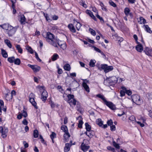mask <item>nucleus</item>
I'll use <instances>...</instances> for the list:
<instances>
[{
    "label": "nucleus",
    "mask_w": 152,
    "mask_h": 152,
    "mask_svg": "<svg viewBox=\"0 0 152 152\" xmlns=\"http://www.w3.org/2000/svg\"><path fill=\"white\" fill-rule=\"evenodd\" d=\"M45 38L47 42L50 44L55 47H58L56 42H57V39L54 38V35L52 34L50 32H47Z\"/></svg>",
    "instance_id": "1"
},
{
    "label": "nucleus",
    "mask_w": 152,
    "mask_h": 152,
    "mask_svg": "<svg viewBox=\"0 0 152 152\" xmlns=\"http://www.w3.org/2000/svg\"><path fill=\"white\" fill-rule=\"evenodd\" d=\"M96 96L101 99L103 101L104 104L109 107L112 110L116 109L115 105L112 102L107 101L103 95L98 94L96 95Z\"/></svg>",
    "instance_id": "2"
},
{
    "label": "nucleus",
    "mask_w": 152,
    "mask_h": 152,
    "mask_svg": "<svg viewBox=\"0 0 152 152\" xmlns=\"http://www.w3.org/2000/svg\"><path fill=\"white\" fill-rule=\"evenodd\" d=\"M117 78L115 76H113L105 80L104 82L105 85L108 86L112 85L117 83Z\"/></svg>",
    "instance_id": "3"
},
{
    "label": "nucleus",
    "mask_w": 152,
    "mask_h": 152,
    "mask_svg": "<svg viewBox=\"0 0 152 152\" xmlns=\"http://www.w3.org/2000/svg\"><path fill=\"white\" fill-rule=\"evenodd\" d=\"M97 67L98 69L100 71L104 70L105 73L112 71L113 69L112 66H108L106 64H102L101 65V66H97Z\"/></svg>",
    "instance_id": "4"
},
{
    "label": "nucleus",
    "mask_w": 152,
    "mask_h": 152,
    "mask_svg": "<svg viewBox=\"0 0 152 152\" xmlns=\"http://www.w3.org/2000/svg\"><path fill=\"white\" fill-rule=\"evenodd\" d=\"M131 98L133 102L137 105H140L142 102V100L140 99V96L137 94L132 95Z\"/></svg>",
    "instance_id": "5"
},
{
    "label": "nucleus",
    "mask_w": 152,
    "mask_h": 152,
    "mask_svg": "<svg viewBox=\"0 0 152 152\" xmlns=\"http://www.w3.org/2000/svg\"><path fill=\"white\" fill-rule=\"evenodd\" d=\"M44 87L41 86L40 87V90H41V92H42L41 94V99L43 101H45L47 99L48 97V93L44 89Z\"/></svg>",
    "instance_id": "6"
},
{
    "label": "nucleus",
    "mask_w": 152,
    "mask_h": 152,
    "mask_svg": "<svg viewBox=\"0 0 152 152\" xmlns=\"http://www.w3.org/2000/svg\"><path fill=\"white\" fill-rule=\"evenodd\" d=\"M8 132V129L7 128L0 126V133H1V136L3 138H4L7 137Z\"/></svg>",
    "instance_id": "7"
},
{
    "label": "nucleus",
    "mask_w": 152,
    "mask_h": 152,
    "mask_svg": "<svg viewBox=\"0 0 152 152\" xmlns=\"http://www.w3.org/2000/svg\"><path fill=\"white\" fill-rule=\"evenodd\" d=\"M16 31V28L12 26H10L9 29L8 30L7 33L9 37H11L14 35Z\"/></svg>",
    "instance_id": "8"
},
{
    "label": "nucleus",
    "mask_w": 152,
    "mask_h": 152,
    "mask_svg": "<svg viewBox=\"0 0 152 152\" xmlns=\"http://www.w3.org/2000/svg\"><path fill=\"white\" fill-rule=\"evenodd\" d=\"M27 65L31 68L34 72H38L40 69V67L37 65H31L29 64Z\"/></svg>",
    "instance_id": "9"
},
{
    "label": "nucleus",
    "mask_w": 152,
    "mask_h": 152,
    "mask_svg": "<svg viewBox=\"0 0 152 152\" xmlns=\"http://www.w3.org/2000/svg\"><path fill=\"white\" fill-rule=\"evenodd\" d=\"M144 51L147 55L150 56H152V49L148 47H146L144 49Z\"/></svg>",
    "instance_id": "10"
},
{
    "label": "nucleus",
    "mask_w": 152,
    "mask_h": 152,
    "mask_svg": "<svg viewBox=\"0 0 152 152\" xmlns=\"http://www.w3.org/2000/svg\"><path fill=\"white\" fill-rule=\"evenodd\" d=\"M81 149L84 152L86 151L89 148L90 146L88 145L87 146L83 143L81 145Z\"/></svg>",
    "instance_id": "11"
},
{
    "label": "nucleus",
    "mask_w": 152,
    "mask_h": 152,
    "mask_svg": "<svg viewBox=\"0 0 152 152\" xmlns=\"http://www.w3.org/2000/svg\"><path fill=\"white\" fill-rule=\"evenodd\" d=\"M67 97L68 98V100H67V102L69 104L71 105L72 103V99H74V96L73 95L71 94H69L67 96Z\"/></svg>",
    "instance_id": "12"
},
{
    "label": "nucleus",
    "mask_w": 152,
    "mask_h": 152,
    "mask_svg": "<svg viewBox=\"0 0 152 152\" xmlns=\"http://www.w3.org/2000/svg\"><path fill=\"white\" fill-rule=\"evenodd\" d=\"M29 101L32 105L36 109H38V107L37 105V103L35 101L34 98H29Z\"/></svg>",
    "instance_id": "13"
},
{
    "label": "nucleus",
    "mask_w": 152,
    "mask_h": 152,
    "mask_svg": "<svg viewBox=\"0 0 152 152\" xmlns=\"http://www.w3.org/2000/svg\"><path fill=\"white\" fill-rule=\"evenodd\" d=\"M67 27L72 32L75 33L76 32L75 29L72 24L71 23L69 24L68 25Z\"/></svg>",
    "instance_id": "14"
},
{
    "label": "nucleus",
    "mask_w": 152,
    "mask_h": 152,
    "mask_svg": "<svg viewBox=\"0 0 152 152\" xmlns=\"http://www.w3.org/2000/svg\"><path fill=\"white\" fill-rule=\"evenodd\" d=\"M138 45L136 47V48L137 51L139 52H141L143 50V47L142 45L140 44L137 43Z\"/></svg>",
    "instance_id": "15"
},
{
    "label": "nucleus",
    "mask_w": 152,
    "mask_h": 152,
    "mask_svg": "<svg viewBox=\"0 0 152 152\" xmlns=\"http://www.w3.org/2000/svg\"><path fill=\"white\" fill-rule=\"evenodd\" d=\"M44 15L46 20L49 22H50L52 20V15H48L47 14L44 13Z\"/></svg>",
    "instance_id": "16"
},
{
    "label": "nucleus",
    "mask_w": 152,
    "mask_h": 152,
    "mask_svg": "<svg viewBox=\"0 0 152 152\" xmlns=\"http://www.w3.org/2000/svg\"><path fill=\"white\" fill-rule=\"evenodd\" d=\"M56 44L60 46V48L62 49L63 50H65L66 49V44L64 43L63 44H60L59 42V40L57 39V42H56Z\"/></svg>",
    "instance_id": "17"
},
{
    "label": "nucleus",
    "mask_w": 152,
    "mask_h": 152,
    "mask_svg": "<svg viewBox=\"0 0 152 152\" xmlns=\"http://www.w3.org/2000/svg\"><path fill=\"white\" fill-rule=\"evenodd\" d=\"M10 26H11L8 23H5L2 25H0V27L2 28L3 29L7 30L9 29Z\"/></svg>",
    "instance_id": "18"
},
{
    "label": "nucleus",
    "mask_w": 152,
    "mask_h": 152,
    "mask_svg": "<svg viewBox=\"0 0 152 152\" xmlns=\"http://www.w3.org/2000/svg\"><path fill=\"white\" fill-rule=\"evenodd\" d=\"M121 88L122 89L120 91V96L122 97L125 96L126 94V88L124 87H122Z\"/></svg>",
    "instance_id": "19"
},
{
    "label": "nucleus",
    "mask_w": 152,
    "mask_h": 152,
    "mask_svg": "<svg viewBox=\"0 0 152 152\" xmlns=\"http://www.w3.org/2000/svg\"><path fill=\"white\" fill-rule=\"evenodd\" d=\"M71 146V144L69 143H67L65 144V146L64 148V151L67 152L70 150V148Z\"/></svg>",
    "instance_id": "20"
},
{
    "label": "nucleus",
    "mask_w": 152,
    "mask_h": 152,
    "mask_svg": "<svg viewBox=\"0 0 152 152\" xmlns=\"http://www.w3.org/2000/svg\"><path fill=\"white\" fill-rule=\"evenodd\" d=\"M82 86L86 91L88 92H89L90 89L89 87L88 86L86 83H83Z\"/></svg>",
    "instance_id": "21"
},
{
    "label": "nucleus",
    "mask_w": 152,
    "mask_h": 152,
    "mask_svg": "<svg viewBox=\"0 0 152 152\" xmlns=\"http://www.w3.org/2000/svg\"><path fill=\"white\" fill-rule=\"evenodd\" d=\"M15 48L18 50V52L20 54L23 53V50L20 45L16 44L15 45Z\"/></svg>",
    "instance_id": "22"
},
{
    "label": "nucleus",
    "mask_w": 152,
    "mask_h": 152,
    "mask_svg": "<svg viewBox=\"0 0 152 152\" xmlns=\"http://www.w3.org/2000/svg\"><path fill=\"white\" fill-rule=\"evenodd\" d=\"M59 56L58 54L56 53H54L51 57V59L52 61H54L58 58Z\"/></svg>",
    "instance_id": "23"
},
{
    "label": "nucleus",
    "mask_w": 152,
    "mask_h": 152,
    "mask_svg": "<svg viewBox=\"0 0 152 152\" xmlns=\"http://www.w3.org/2000/svg\"><path fill=\"white\" fill-rule=\"evenodd\" d=\"M143 26L145 27V30L147 32H148L150 34L152 33V31L151 30L150 28L149 27L148 25H144Z\"/></svg>",
    "instance_id": "24"
},
{
    "label": "nucleus",
    "mask_w": 152,
    "mask_h": 152,
    "mask_svg": "<svg viewBox=\"0 0 152 152\" xmlns=\"http://www.w3.org/2000/svg\"><path fill=\"white\" fill-rule=\"evenodd\" d=\"M88 132V137L90 138H91L95 135V132L94 131L90 130L87 131Z\"/></svg>",
    "instance_id": "25"
},
{
    "label": "nucleus",
    "mask_w": 152,
    "mask_h": 152,
    "mask_svg": "<svg viewBox=\"0 0 152 152\" xmlns=\"http://www.w3.org/2000/svg\"><path fill=\"white\" fill-rule=\"evenodd\" d=\"M4 42L9 48H12V45L9 40L7 39H5L4 40Z\"/></svg>",
    "instance_id": "26"
},
{
    "label": "nucleus",
    "mask_w": 152,
    "mask_h": 152,
    "mask_svg": "<svg viewBox=\"0 0 152 152\" xmlns=\"http://www.w3.org/2000/svg\"><path fill=\"white\" fill-rule=\"evenodd\" d=\"M1 54L3 57L7 58L8 56V54L7 52L4 49H2L1 50Z\"/></svg>",
    "instance_id": "27"
},
{
    "label": "nucleus",
    "mask_w": 152,
    "mask_h": 152,
    "mask_svg": "<svg viewBox=\"0 0 152 152\" xmlns=\"http://www.w3.org/2000/svg\"><path fill=\"white\" fill-rule=\"evenodd\" d=\"M64 140H68L70 137V135L68 132H66L64 135Z\"/></svg>",
    "instance_id": "28"
},
{
    "label": "nucleus",
    "mask_w": 152,
    "mask_h": 152,
    "mask_svg": "<svg viewBox=\"0 0 152 152\" xmlns=\"http://www.w3.org/2000/svg\"><path fill=\"white\" fill-rule=\"evenodd\" d=\"M61 129L65 133L68 132L67 127L65 125L62 126L61 128Z\"/></svg>",
    "instance_id": "29"
},
{
    "label": "nucleus",
    "mask_w": 152,
    "mask_h": 152,
    "mask_svg": "<svg viewBox=\"0 0 152 152\" xmlns=\"http://www.w3.org/2000/svg\"><path fill=\"white\" fill-rule=\"evenodd\" d=\"M96 62V61L95 60H91L89 64L90 66L92 67H94L95 66Z\"/></svg>",
    "instance_id": "30"
},
{
    "label": "nucleus",
    "mask_w": 152,
    "mask_h": 152,
    "mask_svg": "<svg viewBox=\"0 0 152 152\" xmlns=\"http://www.w3.org/2000/svg\"><path fill=\"white\" fill-rule=\"evenodd\" d=\"M79 3L81 5H82L84 8H86L87 7V4H86L85 1L83 0H81L79 2Z\"/></svg>",
    "instance_id": "31"
},
{
    "label": "nucleus",
    "mask_w": 152,
    "mask_h": 152,
    "mask_svg": "<svg viewBox=\"0 0 152 152\" xmlns=\"http://www.w3.org/2000/svg\"><path fill=\"white\" fill-rule=\"evenodd\" d=\"M64 69L68 71L70 70L71 68L70 65L69 64H65L64 66Z\"/></svg>",
    "instance_id": "32"
},
{
    "label": "nucleus",
    "mask_w": 152,
    "mask_h": 152,
    "mask_svg": "<svg viewBox=\"0 0 152 152\" xmlns=\"http://www.w3.org/2000/svg\"><path fill=\"white\" fill-rule=\"evenodd\" d=\"M96 123L100 126H102L103 124L101 119H98L96 121Z\"/></svg>",
    "instance_id": "33"
},
{
    "label": "nucleus",
    "mask_w": 152,
    "mask_h": 152,
    "mask_svg": "<svg viewBox=\"0 0 152 152\" xmlns=\"http://www.w3.org/2000/svg\"><path fill=\"white\" fill-rule=\"evenodd\" d=\"M14 62L15 64L19 65L20 64L21 61L20 59L17 58L15 59Z\"/></svg>",
    "instance_id": "34"
},
{
    "label": "nucleus",
    "mask_w": 152,
    "mask_h": 152,
    "mask_svg": "<svg viewBox=\"0 0 152 152\" xmlns=\"http://www.w3.org/2000/svg\"><path fill=\"white\" fill-rule=\"evenodd\" d=\"M130 10L128 7L124 9V13L126 16H128L130 14Z\"/></svg>",
    "instance_id": "35"
},
{
    "label": "nucleus",
    "mask_w": 152,
    "mask_h": 152,
    "mask_svg": "<svg viewBox=\"0 0 152 152\" xmlns=\"http://www.w3.org/2000/svg\"><path fill=\"white\" fill-rule=\"evenodd\" d=\"M140 23L141 24H144L146 22L145 20L142 17H141L140 18Z\"/></svg>",
    "instance_id": "36"
},
{
    "label": "nucleus",
    "mask_w": 152,
    "mask_h": 152,
    "mask_svg": "<svg viewBox=\"0 0 152 152\" xmlns=\"http://www.w3.org/2000/svg\"><path fill=\"white\" fill-rule=\"evenodd\" d=\"M15 60V57L12 56L10 57H9L8 58V61L10 63H12L14 62Z\"/></svg>",
    "instance_id": "37"
},
{
    "label": "nucleus",
    "mask_w": 152,
    "mask_h": 152,
    "mask_svg": "<svg viewBox=\"0 0 152 152\" xmlns=\"http://www.w3.org/2000/svg\"><path fill=\"white\" fill-rule=\"evenodd\" d=\"M26 49L31 54L33 53V51L31 47L29 46H27L26 47Z\"/></svg>",
    "instance_id": "38"
},
{
    "label": "nucleus",
    "mask_w": 152,
    "mask_h": 152,
    "mask_svg": "<svg viewBox=\"0 0 152 152\" xmlns=\"http://www.w3.org/2000/svg\"><path fill=\"white\" fill-rule=\"evenodd\" d=\"M86 128L87 131L91 130V126L87 123L85 124Z\"/></svg>",
    "instance_id": "39"
},
{
    "label": "nucleus",
    "mask_w": 152,
    "mask_h": 152,
    "mask_svg": "<svg viewBox=\"0 0 152 152\" xmlns=\"http://www.w3.org/2000/svg\"><path fill=\"white\" fill-rule=\"evenodd\" d=\"M39 135L38 132L37 130H35L34 131V137L36 138L38 137Z\"/></svg>",
    "instance_id": "40"
},
{
    "label": "nucleus",
    "mask_w": 152,
    "mask_h": 152,
    "mask_svg": "<svg viewBox=\"0 0 152 152\" xmlns=\"http://www.w3.org/2000/svg\"><path fill=\"white\" fill-rule=\"evenodd\" d=\"M100 5L101 6L102 9L103 10H104L106 11H107V9L106 8V7L104 6L102 2H100Z\"/></svg>",
    "instance_id": "41"
},
{
    "label": "nucleus",
    "mask_w": 152,
    "mask_h": 152,
    "mask_svg": "<svg viewBox=\"0 0 152 152\" xmlns=\"http://www.w3.org/2000/svg\"><path fill=\"white\" fill-rule=\"evenodd\" d=\"M89 31L90 32L91 34L93 36H95L96 35V32L95 31L91 28H89Z\"/></svg>",
    "instance_id": "42"
},
{
    "label": "nucleus",
    "mask_w": 152,
    "mask_h": 152,
    "mask_svg": "<svg viewBox=\"0 0 152 152\" xmlns=\"http://www.w3.org/2000/svg\"><path fill=\"white\" fill-rule=\"evenodd\" d=\"M81 24L78 22H77V23L76 25V27L78 31H79L80 28L81 27Z\"/></svg>",
    "instance_id": "43"
},
{
    "label": "nucleus",
    "mask_w": 152,
    "mask_h": 152,
    "mask_svg": "<svg viewBox=\"0 0 152 152\" xmlns=\"http://www.w3.org/2000/svg\"><path fill=\"white\" fill-rule=\"evenodd\" d=\"M109 3L110 5L112 6L113 7H115L117 6L116 4L112 0H110Z\"/></svg>",
    "instance_id": "44"
},
{
    "label": "nucleus",
    "mask_w": 152,
    "mask_h": 152,
    "mask_svg": "<svg viewBox=\"0 0 152 152\" xmlns=\"http://www.w3.org/2000/svg\"><path fill=\"white\" fill-rule=\"evenodd\" d=\"M113 145L116 148L119 149L120 148L119 145L118 144H117L116 142L114 141L113 142Z\"/></svg>",
    "instance_id": "45"
},
{
    "label": "nucleus",
    "mask_w": 152,
    "mask_h": 152,
    "mask_svg": "<svg viewBox=\"0 0 152 152\" xmlns=\"http://www.w3.org/2000/svg\"><path fill=\"white\" fill-rule=\"evenodd\" d=\"M25 18L24 16V15H23V17H21L20 21L22 24H24V22L25 21Z\"/></svg>",
    "instance_id": "46"
},
{
    "label": "nucleus",
    "mask_w": 152,
    "mask_h": 152,
    "mask_svg": "<svg viewBox=\"0 0 152 152\" xmlns=\"http://www.w3.org/2000/svg\"><path fill=\"white\" fill-rule=\"evenodd\" d=\"M56 134L54 132H52L50 135V137L51 139H54L56 137Z\"/></svg>",
    "instance_id": "47"
},
{
    "label": "nucleus",
    "mask_w": 152,
    "mask_h": 152,
    "mask_svg": "<svg viewBox=\"0 0 152 152\" xmlns=\"http://www.w3.org/2000/svg\"><path fill=\"white\" fill-rule=\"evenodd\" d=\"M107 124L109 126H111L113 125V122L111 119L108 120L107 122Z\"/></svg>",
    "instance_id": "48"
},
{
    "label": "nucleus",
    "mask_w": 152,
    "mask_h": 152,
    "mask_svg": "<svg viewBox=\"0 0 152 152\" xmlns=\"http://www.w3.org/2000/svg\"><path fill=\"white\" fill-rule=\"evenodd\" d=\"M83 123V122L82 120L80 121L78 125V127L80 128H82Z\"/></svg>",
    "instance_id": "49"
},
{
    "label": "nucleus",
    "mask_w": 152,
    "mask_h": 152,
    "mask_svg": "<svg viewBox=\"0 0 152 152\" xmlns=\"http://www.w3.org/2000/svg\"><path fill=\"white\" fill-rule=\"evenodd\" d=\"M96 16L97 17V18L99 19L101 21H102L103 22H104V20L103 19L102 17H100L98 14H96Z\"/></svg>",
    "instance_id": "50"
},
{
    "label": "nucleus",
    "mask_w": 152,
    "mask_h": 152,
    "mask_svg": "<svg viewBox=\"0 0 152 152\" xmlns=\"http://www.w3.org/2000/svg\"><path fill=\"white\" fill-rule=\"evenodd\" d=\"M86 12L87 14H88L90 17L92 16V15H93L92 12L89 10H87L86 11Z\"/></svg>",
    "instance_id": "51"
},
{
    "label": "nucleus",
    "mask_w": 152,
    "mask_h": 152,
    "mask_svg": "<svg viewBox=\"0 0 152 152\" xmlns=\"http://www.w3.org/2000/svg\"><path fill=\"white\" fill-rule=\"evenodd\" d=\"M22 116H23L24 117L26 118L27 116L28 115L27 112L24 110L23 111Z\"/></svg>",
    "instance_id": "52"
},
{
    "label": "nucleus",
    "mask_w": 152,
    "mask_h": 152,
    "mask_svg": "<svg viewBox=\"0 0 152 152\" xmlns=\"http://www.w3.org/2000/svg\"><path fill=\"white\" fill-rule=\"evenodd\" d=\"M126 93L129 96L131 95L132 94V91L130 90H127L126 88Z\"/></svg>",
    "instance_id": "53"
},
{
    "label": "nucleus",
    "mask_w": 152,
    "mask_h": 152,
    "mask_svg": "<svg viewBox=\"0 0 152 152\" xmlns=\"http://www.w3.org/2000/svg\"><path fill=\"white\" fill-rule=\"evenodd\" d=\"M129 119L132 121H134L136 120L134 116L132 115L130 116L129 118Z\"/></svg>",
    "instance_id": "54"
},
{
    "label": "nucleus",
    "mask_w": 152,
    "mask_h": 152,
    "mask_svg": "<svg viewBox=\"0 0 152 152\" xmlns=\"http://www.w3.org/2000/svg\"><path fill=\"white\" fill-rule=\"evenodd\" d=\"M34 53L36 58L37 59V60L39 61L40 62H41V60L39 57L37 53L36 52H35Z\"/></svg>",
    "instance_id": "55"
},
{
    "label": "nucleus",
    "mask_w": 152,
    "mask_h": 152,
    "mask_svg": "<svg viewBox=\"0 0 152 152\" xmlns=\"http://www.w3.org/2000/svg\"><path fill=\"white\" fill-rule=\"evenodd\" d=\"M110 126V130L112 131H113L115 130V125H112Z\"/></svg>",
    "instance_id": "56"
},
{
    "label": "nucleus",
    "mask_w": 152,
    "mask_h": 152,
    "mask_svg": "<svg viewBox=\"0 0 152 152\" xmlns=\"http://www.w3.org/2000/svg\"><path fill=\"white\" fill-rule=\"evenodd\" d=\"M133 38L135 40L136 42L137 43H139V42L137 41L138 37H137V35L136 34H134L133 35Z\"/></svg>",
    "instance_id": "57"
},
{
    "label": "nucleus",
    "mask_w": 152,
    "mask_h": 152,
    "mask_svg": "<svg viewBox=\"0 0 152 152\" xmlns=\"http://www.w3.org/2000/svg\"><path fill=\"white\" fill-rule=\"evenodd\" d=\"M58 18V17L55 15H52V19L53 20H56Z\"/></svg>",
    "instance_id": "58"
},
{
    "label": "nucleus",
    "mask_w": 152,
    "mask_h": 152,
    "mask_svg": "<svg viewBox=\"0 0 152 152\" xmlns=\"http://www.w3.org/2000/svg\"><path fill=\"white\" fill-rule=\"evenodd\" d=\"M23 124L25 125H27L28 124V122L26 119H24L22 122Z\"/></svg>",
    "instance_id": "59"
},
{
    "label": "nucleus",
    "mask_w": 152,
    "mask_h": 152,
    "mask_svg": "<svg viewBox=\"0 0 152 152\" xmlns=\"http://www.w3.org/2000/svg\"><path fill=\"white\" fill-rule=\"evenodd\" d=\"M34 95L33 93H31L29 94V98H34Z\"/></svg>",
    "instance_id": "60"
},
{
    "label": "nucleus",
    "mask_w": 152,
    "mask_h": 152,
    "mask_svg": "<svg viewBox=\"0 0 152 152\" xmlns=\"http://www.w3.org/2000/svg\"><path fill=\"white\" fill-rule=\"evenodd\" d=\"M10 1L12 3V7L14 8V7H15V4L16 3V0H10Z\"/></svg>",
    "instance_id": "61"
},
{
    "label": "nucleus",
    "mask_w": 152,
    "mask_h": 152,
    "mask_svg": "<svg viewBox=\"0 0 152 152\" xmlns=\"http://www.w3.org/2000/svg\"><path fill=\"white\" fill-rule=\"evenodd\" d=\"M77 101L75 99H73L72 100V103L74 106L76 104Z\"/></svg>",
    "instance_id": "62"
},
{
    "label": "nucleus",
    "mask_w": 152,
    "mask_h": 152,
    "mask_svg": "<svg viewBox=\"0 0 152 152\" xmlns=\"http://www.w3.org/2000/svg\"><path fill=\"white\" fill-rule=\"evenodd\" d=\"M22 114L20 113L17 116V118L18 119L20 120L22 118Z\"/></svg>",
    "instance_id": "63"
},
{
    "label": "nucleus",
    "mask_w": 152,
    "mask_h": 152,
    "mask_svg": "<svg viewBox=\"0 0 152 152\" xmlns=\"http://www.w3.org/2000/svg\"><path fill=\"white\" fill-rule=\"evenodd\" d=\"M23 144L24 145V146L25 148H27L28 147V143H26V141H23Z\"/></svg>",
    "instance_id": "64"
}]
</instances>
